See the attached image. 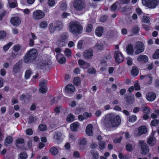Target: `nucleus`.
Masks as SVG:
<instances>
[{
	"label": "nucleus",
	"mask_w": 159,
	"mask_h": 159,
	"mask_svg": "<svg viewBox=\"0 0 159 159\" xmlns=\"http://www.w3.org/2000/svg\"><path fill=\"white\" fill-rule=\"evenodd\" d=\"M105 122L106 127H115L120 124L121 118L119 116H116L115 117L113 114H109L105 117Z\"/></svg>",
	"instance_id": "nucleus-1"
},
{
	"label": "nucleus",
	"mask_w": 159,
	"mask_h": 159,
	"mask_svg": "<svg viewBox=\"0 0 159 159\" xmlns=\"http://www.w3.org/2000/svg\"><path fill=\"white\" fill-rule=\"evenodd\" d=\"M69 27L70 32L73 34H81L83 29L80 24L75 20L71 21L69 24Z\"/></svg>",
	"instance_id": "nucleus-2"
},
{
	"label": "nucleus",
	"mask_w": 159,
	"mask_h": 159,
	"mask_svg": "<svg viewBox=\"0 0 159 159\" xmlns=\"http://www.w3.org/2000/svg\"><path fill=\"white\" fill-rule=\"evenodd\" d=\"M38 55L37 50L32 48L28 51L25 54L24 60L26 63L31 62L35 60Z\"/></svg>",
	"instance_id": "nucleus-3"
},
{
	"label": "nucleus",
	"mask_w": 159,
	"mask_h": 159,
	"mask_svg": "<svg viewBox=\"0 0 159 159\" xmlns=\"http://www.w3.org/2000/svg\"><path fill=\"white\" fill-rule=\"evenodd\" d=\"M73 4L74 8L77 11H81L85 7V5L83 0H75Z\"/></svg>",
	"instance_id": "nucleus-4"
},
{
	"label": "nucleus",
	"mask_w": 159,
	"mask_h": 159,
	"mask_svg": "<svg viewBox=\"0 0 159 159\" xmlns=\"http://www.w3.org/2000/svg\"><path fill=\"white\" fill-rule=\"evenodd\" d=\"M112 57L110 54H108L105 55L103 57V59L101 61L100 64L101 67L100 70H107L108 67V65L107 63V61H111Z\"/></svg>",
	"instance_id": "nucleus-5"
},
{
	"label": "nucleus",
	"mask_w": 159,
	"mask_h": 159,
	"mask_svg": "<svg viewBox=\"0 0 159 159\" xmlns=\"http://www.w3.org/2000/svg\"><path fill=\"white\" fill-rule=\"evenodd\" d=\"M139 143L141 145L142 154L144 155H146L149 151V147L143 141L139 140Z\"/></svg>",
	"instance_id": "nucleus-6"
},
{
	"label": "nucleus",
	"mask_w": 159,
	"mask_h": 159,
	"mask_svg": "<svg viewBox=\"0 0 159 159\" xmlns=\"http://www.w3.org/2000/svg\"><path fill=\"white\" fill-rule=\"evenodd\" d=\"M115 62L119 64L124 61V56L122 53L119 51H116L114 53Z\"/></svg>",
	"instance_id": "nucleus-7"
},
{
	"label": "nucleus",
	"mask_w": 159,
	"mask_h": 159,
	"mask_svg": "<svg viewBox=\"0 0 159 159\" xmlns=\"http://www.w3.org/2000/svg\"><path fill=\"white\" fill-rule=\"evenodd\" d=\"M33 18L35 20L41 19L45 16L44 13L41 10H37L35 11L33 13Z\"/></svg>",
	"instance_id": "nucleus-8"
},
{
	"label": "nucleus",
	"mask_w": 159,
	"mask_h": 159,
	"mask_svg": "<svg viewBox=\"0 0 159 159\" xmlns=\"http://www.w3.org/2000/svg\"><path fill=\"white\" fill-rule=\"evenodd\" d=\"M136 50L135 54L136 55L143 52L144 50V46L143 43L140 41L138 42L136 44Z\"/></svg>",
	"instance_id": "nucleus-9"
},
{
	"label": "nucleus",
	"mask_w": 159,
	"mask_h": 159,
	"mask_svg": "<svg viewBox=\"0 0 159 159\" xmlns=\"http://www.w3.org/2000/svg\"><path fill=\"white\" fill-rule=\"evenodd\" d=\"M147 132V129L145 126H141L139 127L135 132V134L136 136H139L143 134H145Z\"/></svg>",
	"instance_id": "nucleus-10"
},
{
	"label": "nucleus",
	"mask_w": 159,
	"mask_h": 159,
	"mask_svg": "<svg viewBox=\"0 0 159 159\" xmlns=\"http://www.w3.org/2000/svg\"><path fill=\"white\" fill-rule=\"evenodd\" d=\"M11 24L14 26H18L21 23V19L19 17L16 16L12 17L10 19Z\"/></svg>",
	"instance_id": "nucleus-11"
},
{
	"label": "nucleus",
	"mask_w": 159,
	"mask_h": 159,
	"mask_svg": "<svg viewBox=\"0 0 159 159\" xmlns=\"http://www.w3.org/2000/svg\"><path fill=\"white\" fill-rule=\"evenodd\" d=\"M93 51L91 49L86 50L84 52V57L86 59H91L93 56Z\"/></svg>",
	"instance_id": "nucleus-12"
},
{
	"label": "nucleus",
	"mask_w": 159,
	"mask_h": 159,
	"mask_svg": "<svg viewBox=\"0 0 159 159\" xmlns=\"http://www.w3.org/2000/svg\"><path fill=\"white\" fill-rule=\"evenodd\" d=\"M69 37V34L66 32L63 33L61 35L59 41L61 43L65 44L66 43V41Z\"/></svg>",
	"instance_id": "nucleus-13"
},
{
	"label": "nucleus",
	"mask_w": 159,
	"mask_h": 159,
	"mask_svg": "<svg viewBox=\"0 0 159 159\" xmlns=\"http://www.w3.org/2000/svg\"><path fill=\"white\" fill-rule=\"evenodd\" d=\"M156 94L153 92H149L146 95V98L149 101L152 102L154 101L156 98Z\"/></svg>",
	"instance_id": "nucleus-14"
},
{
	"label": "nucleus",
	"mask_w": 159,
	"mask_h": 159,
	"mask_svg": "<svg viewBox=\"0 0 159 159\" xmlns=\"http://www.w3.org/2000/svg\"><path fill=\"white\" fill-rule=\"evenodd\" d=\"M63 56V54L61 53H57L56 55V59L60 64L64 63L66 61L65 57H62Z\"/></svg>",
	"instance_id": "nucleus-15"
},
{
	"label": "nucleus",
	"mask_w": 159,
	"mask_h": 159,
	"mask_svg": "<svg viewBox=\"0 0 159 159\" xmlns=\"http://www.w3.org/2000/svg\"><path fill=\"white\" fill-rule=\"evenodd\" d=\"M104 32V28L102 26H99L95 30L96 35L98 37L101 36Z\"/></svg>",
	"instance_id": "nucleus-16"
},
{
	"label": "nucleus",
	"mask_w": 159,
	"mask_h": 159,
	"mask_svg": "<svg viewBox=\"0 0 159 159\" xmlns=\"http://www.w3.org/2000/svg\"><path fill=\"white\" fill-rule=\"evenodd\" d=\"M75 89L74 86L71 84H68L65 88V90L66 92H73Z\"/></svg>",
	"instance_id": "nucleus-17"
},
{
	"label": "nucleus",
	"mask_w": 159,
	"mask_h": 159,
	"mask_svg": "<svg viewBox=\"0 0 159 159\" xmlns=\"http://www.w3.org/2000/svg\"><path fill=\"white\" fill-rule=\"evenodd\" d=\"M54 23L57 30L60 31L62 30L63 27V24L62 21H57Z\"/></svg>",
	"instance_id": "nucleus-18"
},
{
	"label": "nucleus",
	"mask_w": 159,
	"mask_h": 159,
	"mask_svg": "<svg viewBox=\"0 0 159 159\" xmlns=\"http://www.w3.org/2000/svg\"><path fill=\"white\" fill-rule=\"evenodd\" d=\"M62 134L60 132L55 133L53 136V138L56 142H58L61 139Z\"/></svg>",
	"instance_id": "nucleus-19"
},
{
	"label": "nucleus",
	"mask_w": 159,
	"mask_h": 159,
	"mask_svg": "<svg viewBox=\"0 0 159 159\" xmlns=\"http://www.w3.org/2000/svg\"><path fill=\"white\" fill-rule=\"evenodd\" d=\"M156 143V140L154 137L150 136L148 140V143L150 146H154Z\"/></svg>",
	"instance_id": "nucleus-20"
},
{
	"label": "nucleus",
	"mask_w": 159,
	"mask_h": 159,
	"mask_svg": "<svg viewBox=\"0 0 159 159\" xmlns=\"http://www.w3.org/2000/svg\"><path fill=\"white\" fill-rule=\"evenodd\" d=\"M93 125L91 124H88L86 128V132L87 134L89 136H92L93 134Z\"/></svg>",
	"instance_id": "nucleus-21"
},
{
	"label": "nucleus",
	"mask_w": 159,
	"mask_h": 159,
	"mask_svg": "<svg viewBox=\"0 0 159 159\" xmlns=\"http://www.w3.org/2000/svg\"><path fill=\"white\" fill-rule=\"evenodd\" d=\"M8 3L9 7L11 8H14L18 6L16 0H8Z\"/></svg>",
	"instance_id": "nucleus-22"
},
{
	"label": "nucleus",
	"mask_w": 159,
	"mask_h": 159,
	"mask_svg": "<svg viewBox=\"0 0 159 159\" xmlns=\"http://www.w3.org/2000/svg\"><path fill=\"white\" fill-rule=\"evenodd\" d=\"M126 51L127 53L130 55H132L134 52L133 45L132 44H128L126 47Z\"/></svg>",
	"instance_id": "nucleus-23"
},
{
	"label": "nucleus",
	"mask_w": 159,
	"mask_h": 159,
	"mask_svg": "<svg viewBox=\"0 0 159 159\" xmlns=\"http://www.w3.org/2000/svg\"><path fill=\"white\" fill-rule=\"evenodd\" d=\"M137 60L139 61H143L145 63L148 62V57L145 55H141L138 57Z\"/></svg>",
	"instance_id": "nucleus-24"
},
{
	"label": "nucleus",
	"mask_w": 159,
	"mask_h": 159,
	"mask_svg": "<svg viewBox=\"0 0 159 159\" xmlns=\"http://www.w3.org/2000/svg\"><path fill=\"white\" fill-rule=\"evenodd\" d=\"M41 64L40 65L43 67H46L48 68H49V69H50V67L52 65V62L49 60L47 61L44 60L41 63Z\"/></svg>",
	"instance_id": "nucleus-25"
},
{
	"label": "nucleus",
	"mask_w": 159,
	"mask_h": 159,
	"mask_svg": "<svg viewBox=\"0 0 159 159\" xmlns=\"http://www.w3.org/2000/svg\"><path fill=\"white\" fill-rule=\"evenodd\" d=\"M140 30V29L138 26H134L132 29L131 33L133 34L136 35L139 33Z\"/></svg>",
	"instance_id": "nucleus-26"
},
{
	"label": "nucleus",
	"mask_w": 159,
	"mask_h": 159,
	"mask_svg": "<svg viewBox=\"0 0 159 159\" xmlns=\"http://www.w3.org/2000/svg\"><path fill=\"white\" fill-rule=\"evenodd\" d=\"M79 126V124L78 122H74L70 125V127L71 129L73 131L76 130Z\"/></svg>",
	"instance_id": "nucleus-27"
},
{
	"label": "nucleus",
	"mask_w": 159,
	"mask_h": 159,
	"mask_svg": "<svg viewBox=\"0 0 159 159\" xmlns=\"http://www.w3.org/2000/svg\"><path fill=\"white\" fill-rule=\"evenodd\" d=\"M57 30L55 25H54V23H50L49 25V30L50 33H53L55 30Z\"/></svg>",
	"instance_id": "nucleus-28"
},
{
	"label": "nucleus",
	"mask_w": 159,
	"mask_h": 159,
	"mask_svg": "<svg viewBox=\"0 0 159 159\" xmlns=\"http://www.w3.org/2000/svg\"><path fill=\"white\" fill-rule=\"evenodd\" d=\"M50 153L54 155H56L58 153V149L55 147H53L50 149Z\"/></svg>",
	"instance_id": "nucleus-29"
},
{
	"label": "nucleus",
	"mask_w": 159,
	"mask_h": 159,
	"mask_svg": "<svg viewBox=\"0 0 159 159\" xmlns=\"http://www.w3.org/2000/svg\"><path fill=\"white\" fill-rule=\"evenodd\" d=\"M22 64L21 61H18L14 65L13 70H20Z\"/></svg>",
	"instance_id": "nucleus-30"
},
{
	"label": "nucleus",
	"mask_w": 159,
	"mask_h": 159,
	"mask_svg": "<svg viewBox=\"0 0 159 159\" xmlns=\"http://www.w3.org/2000/svg\"><path fill=\"white\" fill-rule=\"evenodd\" d=\"M108 18V15H102L100 18V21L102 23H103L105 22L107 20Z\"/></svg>",
	"instance_id": "nucleus-31"
},
{
	"label": "nucleus",
	"mask_w": 159,
	"mask_h": 159,
	"mask_svg": "<svg viewBox=\"0 0 159 159\" xmlns=\"http://www.w3.org/2000/svg\"><path fill=\"white\" fill-rule=\"evenodd\" d=\"M75 120V117L73 115L69 114L66 117V120L69 122H71Z\"/></svg>",
	"instance_id": "nucleus-32"
},
{
	"label": "nucleus",
	"mask_w": 159,
	"mask_h": 159,
	"mask_svg": "<svg viewBox=\"0 0 159 159\" xmlns=\"http://www.w3.org/2000/svg\"><path fill=\"white\" fill-rule=\"evenodd\" d=\"M65 55L67 57H70L71 56L72 52L71 50L69 48H66L64 52Z\"/></svg>",
	"instance_id": "nucleus-33"
},
{
	"label": "nucleus",
	"mask_w": 159,
	"mask_h": 159,
	"mask_svg": "<svg viewBox=\"0 0 159 159\" xmlns=\"http://www.w3.org/2000/svg\"><path fill=\"white\" fill-rule=\"evenodd\" d=\"M73 83L75 86H79L81 83V80L80 78L75 77Z\"/></svg>",
	"instance_id": "nucleus-34"
},
{
	"label": "nucleus",
	"mask_w": 159,
	"mask_h": 159,
	"mask_svg": "<svg viewBox=\"0 0 159 159\" xmlns=\"http://www.w3.org/2000/svg\"><path fill=\"white\" fill-rule=\"evenodd\" d=\"M48 24L47 21H42L40 22L39 26L40 28L42 29H45L48 26Z\"/></svg>",
	"instance_id": "nucleus-35"
},
{
	"label": "nucleus",
	"mask_w": 159,
	"mask_h": 159,
	"mask_svg": "<svg viewBox=\"0 0 159 159\" xmlns=\"http://www.w3.org/2000/svg\"><path fill=\"white\" fill-rule=\"evenodd\" d=\"M99 148L101 150H102L105 148L106 147V143L104 141H100L99 142Z\"/></svg>",
	"instance_id": "nucleus-36"
},
{
	"label": "nucleus",
	"mask_w": 159,
	"mask_h": 159,
	"mask_svg": "<svg viewBox=\"0 0 159 159\" xmlns=\"http://www.w3.org/2000/svg\"><path fill=\"white\" fill-rule=\"evenodd\" d=\"M87 143V139L84 138H81L79 140V143L81 145H85Z\"/></svg>",
	"instance_id": "nucleus-37"
},
{
	"label": "nucleus",
	"mask_w": 159,
	"mask_h": 159,
	"mask_svg": "<svg viewBox=\"0 0 159 159\" xmlns=\"http://www.w3.org/2000/svg\"><path fill=\"white\" fill-rule=\"evenodd\" d=\"M137 117L135 115H133L129 118V121L131 122H134L137 120Z\"/></svg>",
	"instance_id": "nucleus-38"
},
{
	"label": "nucleus",
	"mask_w": 159,
	"mask_h": 159,
	"mask_svg": "<svg viewBox=\"0 0 159 159\" xmlns=\"http://www.w3.org/2000/svg\"><path fill=\"white\" fill-rule=\"evenodd\" d=\"M142 21L145 23H148L150 22V18L149 16H143Z\"/></svg>",
	"instance_id": "nucleus-39"
},
{
	"label": "nucleus",
	"mask_w": 159,
	"mask_h": 159,
	"mask_svg": "<svg viewBox=\"0 0 159 159\" xmlns=\"http://www.w3.org/2000/svg\"><path fill=\"white\" fill-rule=\"evenodd\" d=\"M12 42H10L5 45L3 47V50L4 51H7L8 50L10 47L12 45Z\"/></svg>",
	"instance_id": "nucleus-40"
},
{
	"label": "nucleus",
	"mask_w": 159,
	"mask_h": 159,
	"mask_svg": "<svg viewBox=\"0 0 159 159\" xmlns=\"http://www.w3.org/2000/svg\"><path fill=\"white\" fill-rule=\"evenodd\" d=\"M21 46L19 44L15 45L13 47V50L16 52H18L19 51H20L21 49Z\"/></svg>",
	"instance_id": "nucleus-41"
},
{
	"label": "nucleus",
	"mask_w": 159,
	"mask_h": 159,
	"mask_svg": "<svg viewBox=\"0 0 159 159\" xmlns=\"http://www.w3.org/2000/svg\"><path fill=\"white\" fill-rule=\"evenodd\" d=\"M93 29V26L91 24H88L86 28V31L87 32H91Z\"/></svg>",
	"instance_id": "nucleus-42"
},
{
	"label": "nucleus",
	"mask_w": 159,
	"mask_h": 159,
	"mask_svg": "<svg viewBox=\"0 0 159 159\" xmlns=\"http://www.w3.org/2000/svg\"><path fill=\"white\" fill-rule=\"evenodd\" d=\"M46 82L47 81L43 79L41 80L39 82V86L40 87H46Z\"/></svg>",
	"instance_id": "nucleus-43"
},
{
	"label": "nucleus",
	"mask_w": 159,
	"mask_h": 159,
	"mask_svg": "<svg viewBox=\"0 0 159 159\" xmlns=\"http://www.w3.org/2000/svg\"><path fill=\"white\" fill-rule=\"evenodd\" d=\"M27 154L25 153H21L19 155L18 159H26L27 157Z\"/></svg>",
	"instance_id": "nucleus-44"
},
{
	"label": "nucleus",
	"mask_w": 159,
	"mask_h": 159,
	"mask_svg": "<svg viewBox=\"0 0 159 159\" xmlns=\"http://www.w3.org/2000/svg\"><path fill=\"white\" fill-rule=\"evenodd\" d=\"M91 153L92 154L93 159H97L98 158L99 154L97 152L92 151Z\"/></svg>",
	"instance_id": "nucleus-45"
},
{
	"label": "nucleus",
	"mask_w": 159,
	"mask_h": 159,
	"mask_svg": "<svg viewBox=\"0 0 159 159\" xmlns=\"http://www.w3.org/2000/svg\"><path fill=\"white\" fill-rule=\"evenodd\" d=\"M152 57L153 59H157L159 58V49H157L153 54Z\"/></svg>",
	"instance_id": "nucleus-46"
},
{
	"label": "nucleus",
	"mask_w": 159,
	"mask_h": 159,
	"mask_svg": "<svg viewBox=\"0 0 159 159\" xmlns=\"http://www.w3.org/2000/svg\"><path fill=\"white\" fill-rule=\"evenodd\" d=\"M48 88L47 87H40L39 89V92L42 93H44L47 92Z\"/></svg>",
	"instance_id": "nucleus-47"
},
{
	"label": "nucleus",
	"mask_w": 159,
	"mask_h": 159,
	"mask_svg": "<svg viewBox=\"0 0 159 159\" xmlns=\"http://www.w3.org/2000/svg\"><path fill=\"white\" fill-rule=\"evenodd\" d=\"M6 33L4 30L0 31V39H2L6 35Z\"/></svg>",
	"instance_id": "nucleus-48"
},
{
	"label": "nucleus",
	"mask_w": 159,
	"mask_h": 159,
	"mask_svg": "<svg viewBox=\"0 0 159 159\" xmlns=\"http://www.w3.org/2000/svg\"><path fill=\"white\" fill-rule=\"evenodd\" d=\"M12 138L11 136H9L6 138L5 142L6 143L10 144L12 143Z\"/></svg>",
	"instance_id": "nucleus-49"
},
{
	"label": "nucleus",
	"mask_w": 159,
	"mask_h": 159,
	"mask_svg": "<svg viewBox=\"0 0 159 159\" xmlns=\"http://www.w3.org/2000/svg\"><path fill=\"white\" fill-rule=\"evenodd\" d=\"M159 115V111L158 110L156 111L155 113H152L151 116V117L153 119H155L157 117V116Z\"/></svg>",
	"instance_id": "nucleus-50"
},
{
	"label": "nucleus",
	"mask_w": 159,
	"mask_h": 159,
	"mask_svg": "<svg viewBox=\"0 0 159 159\" xmlns=\"http://www.w3.org/2000/svg\"><path fill=\"white\" fill-rule=\"evenodd\" d=\"M39 129L41 131H45L47 129V126L44 125H40L39 126Z\"/></svg>",
	"instance_id": "nucleus-51"
},
{
	"label": "nucleus",
	"mask_w": 159,
	"mask_h": 159,
	"mask_svg": "<svg viewBox=\"0 0 159 159\" xmlns=\"http://www.w3.org/2000/svg\"><path fill=\"white\" fill-rule=\"evenodd\" d=\"M83 115L84 120L92 116L91 113L87 112L84 113Z\"/></svg>",
	"instance_id": "nucleus-52"
},
{
	"label": "nucleus",
	"mask_w": 159,
	"mask_h": 159,
	"mask_svg": "<svg viewBox=\"0 0 159 159\" xmlns=\"http://www.w3.org/2000/svg\"><path fill=\"white\" fill-rule=\"evenodd\" d=\"M144 112L146 114H148L150 112V108L148 107H145L143 108Z\"/></svg>",
	"instance_id": "nucleus-53"
},
{
	"label": "nucleus",
	"mask_w": 159,
	"mask_h": 159,
	"mask_svg": "<svg viewBox=\"0 0 159 159\" xmlns=\"http://www.w3.org/2000/svg\"><path fill=\"white\" fill-rule=\"evenodd\" d=\"M60 8L62 11H66L67 8V5L66 3H63L60 6Z\"/></svg>",
	"instance_id": "nucleus-54"
},
{
	"label": "nucleus",
	"mask_w": 159,
	"mask_h": 159,
	"mask_svg": "<svg viewBox=\"0 0 159 159\" xmlns=\"http://www.w3.org/2000/svg\"><path fill=\"white\" fill-rule=\"evenodd\" d=\"M31 75V70H27L25 74V77L26 79L29 78Z\"/></svg>",
	"instance_id": "nucleus-55"
},
{
	"label": "nucleus",
	"mask_w": 159,
	"mask_h": 159,
	"mask_svg": "<svg viewBox=\"0 0 159 159\" xmlns=\"http://www.w3.org/2000/svg\"><path fill=\"white\" fill-rule=\"evenodd\" d=\"M159 121L157 120H154L151 122V125L152 126H156L158 125Z\"/></svg>",
	"instance_id": "nucleus-56"
},
{
	"label": "nucleus",
	"mask_w": 159,
	"mask_h": 159,
	"mask_svg": "<svg viewBox=\"0 0 159 159\" xmlns=\"http://www.w3.org/2000/svg\"><path fill=\"white\" fill-rule=\"evenodd\" d=\"M134 89L135 90H139L140 89V86L138 81L135 82V83L134 84Z\"/></svg>",
	"instance_id": "nucleus-57"
},
{
	"label": "nucleus",
	"mask_w": 159,
	"mask_h": 159,
	"mask_svg": "<svg viewBox=\"0 0 159 159\" xmlns=\"http://www.w3.org/2000/svg\"><path fill=\"white\" fill-rule=\"evenodd\" d=\"M139 73L138 70H131V75L133 76H137Z\"/></svg>",
	"instance_id": "nucleus-58"
},
{
	"label": "nucleus",
	"mask_w": 159,
	"mask_h": 159,
	"mask_svg": "<svg viewBox=\"0 0 159 159\" xmlns=\"http://www.w3.org/2000/svg\"><path fill=\"white\" fill-rule=\"evenodd\" d=\"M117 8V6L115 2L114 3L111 7V8L112 11H114Z\"/></svg>",
	"instance_id": "nucleus-59"
},
{
	"label": "nucleus",
	"mask_w": 159,
	"mask_h": 159,
	"mask_svg": "<svg viewBox=\"0 0 159 159\" xmlns=\"http://www.w3.org/2000/svg\"><path fill=\"white\" fill-rule=\"evenodd\" d=\"M26 134L29 135H32L33 134V131L31 129H28L25 131Z\"/></svg>",
	"instance_id": "nucleus-60"
},
{
	"label": "nucleus",
	"mask_w": 159,
	"mask_h": 159,
	"mask_svg": "<svg viewBox=\"0 0 159 159\" xmlns=\"http://www.w3.org/2000/svg\"><path fill=\"white\" fill-rule=\"evenodd\" d=\"M95 47L98 50L102 51L103 49V45H102L97 44L95 45Z\"/></svg>",
	"instance_id": "nucleus-61"
},
{
	"label": "nucleus",
	"mask_w": 159,
	"mask_h": 159,
	"mask_svg": "<svg viewBox=\"0 0 159 159\" xmlns=\"http://www.w3.org/2000/svg\"><path fill=\"white\" fill-rule=\"evenodd\" d=\"M62 109V107L59 106H57L56 107V108L54 109V111L56 113H59L60 112V111Z\"/></svg>",
	"instance_id": "nucleus-62"
},
{
	"label": "nucleus",
	"mask_w": 159,
	"mask_h": 159,
	"mask_svg": "<svg viewBox=\"0 0 159 159\" xmlns=\"http://www.w3.org/2000/svg\"><path fill=\"white\" fill-rule=\"evenodd\" d=\"M126 149L128 151H130L132 150L133 147L131 144H128L126 146Z\"/></svg>",
	"instance_id": "nucleus-63"
},
{
	"label": "nucleus",
	"mask_w": 159,
	"mask_h": 159,
	"mask_svg": "<svg viewBox=\"0 0 159 159\" xmlns=\"http://www.w3.org/2000/svg\"><path fill=\"white\" fill-rule=\"evenodd\" d=\"M69 105L71 107H74L76 105V102L72 101L69 103Z\"/></svg>",
	"instance_id": "nucleus-64"
}]
</instances>
